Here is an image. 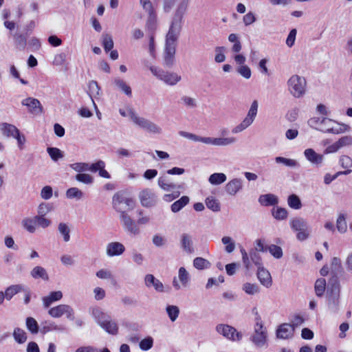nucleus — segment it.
I'll list each match as a JSON object with an SVG mask.
<instances>
[{
  "mask_svg": "<svg viewBox=\"0 0 352 352\" xmlns=\"http://www.w3.org/2000/svg\"><path fill=\"white\" fill-rule=\"evenodd\" d=\"M100 87L96 80H91L88 84V94L90 96L93 103L95 104L93 97H96L99 95Z\"/></svg>",
  "mask_w": 352,
  "mask_h": 352,
  "instance_id": "obj_37",
  "label": "nucleus"
},
{
  "mask_svg": "<svg viewBox=\"0 0 352 352\" xmlns=\"http://www.w3.org/2000/svg\"><path fill=\"white\" fill-rule=\"evenodd\" d=\"M75 179L84 184L90 185L94 182V177L87 173H78L75 176Z\"/></svg>",
  "mask_w": 352,
  "mask_h": 352,
  "instance_id": "obj_56",
  "label": "nucleus"
},
{
  "mask_svg": "<svg viewBox=\"0 0 352 352\" xmlns=\"http://www.w3.org/2000/svg\"><path fill=\"white\" fill-rule=\"evenodd\" d=\"M92 316L97 324L107 333L111 335L118 334V324L108 314L96 307L93 309Z\"/></svg>",
  "mask_w": 352,
  "mask_h": 352,
  "instance_id": "obj_3",
  "label": "nucleus"
},
{
  "mask_svg": "<svg viewBox=\"0 0 352 352\" xmlns=\"http://www.w3.org/2000/svg\"><path fill=\"white\" fill-rule=\"evenodd\" d=\"M58 232L63 235V239L65 242H67L70 239V229L67 225L65 223H60L58 226Z\"/></svg>",
  "mask_w": 352,
  "mask_h": 352,
  "instance_id": "obj_57",
  "label": "nucleus"
},
{
  "mask_svg": "<svg viewBox=\"0 0 352 352\" xmlns=\"http://www.w3.org/2000/svg\"><path fill=\"white\" fill-rule=\"evenodd\" d=\"M243 180L240 178H234L226 184L225 190L228 195L234 196L243 189Z\"/></svg>",
  "mask_w": 352,
  "mask_h": 352,
  "instance_id": "obj_18",
  "label": "nucleus"
},
{
  "mask_svg": "<svg viewBox=\"0 0 352 352\" xmlns=\"http://www.w3.org/2000/svg\"><path fill=\"white\" fill-rule=\"evenodd\" d=\"M294 327L289 323H283L280 324L276 330V336L280 339H288L294 335Z\"/></svg>",
  "mask_w": 352,
  "mask_h": 352,
  "instance_id": "obj_22",
  "label": "nucleus"
},
{
  "mask_svg": "<svg viewBox=\"0 0 352 352\" xmlns=\"http://www.w3.org/2000/svg\"><path fill=\"white\" fill-rule=\"evenodd\" d=\"M21 104L22 105L27 107L29 112L32 114L39 115L43 111L41 103L36 98L28 97L23 100Z\"/></svg>",
  "mask_w": 352,
  "mask_h": 352,
  "instance_id": "obj_16",
  "label": "nucleus"
},
{
  "mask_svg": "<svg viewBox=\"0 0 352 352\" xmlns=\"http://www.w3.org/2000/svg\"><path fill=\"white\" fill-rule=\"evenodd\" d=\"M323 162V155L317 153L314 149L309 148V162L316 167L321 166Z\"/></svg>",
  "mask_w": 352,
  "mask_h": 352,
  "instance_id": "obj_36",
  "label": "nucleus"
},
{
  "mask_svg": "<svg viewBox=\"0 0 352 352\" xmlns=\"http://www.w3.org/2000/svg\"><path fill=\"white\" fill-rule=\"evenodd\" d=\"M69 166L75 171L79 173H84L83 172L90 170L91 172V164L86 162H76L71 164Z\"/></svg>",
  "mask_w": 352,
  "mask_h": 352,
  "instance_id": "obj_39",
  "label": "nucleus"
},
{
  "mask_svg": "<svg viewBox=\"0 0 352 352\" xmlns=\"http://www.w3.org/2000/svg\"><path fill=\"white\" fill-rule=\"evenodd\" d=\"M166 311L170 321L175 322L179 314V307L176 305H168Z\"/></svg>",
  "mask_w": 352,
  "mask_h": 352,
  "instance_id": "obj_49",
  "label": "nucleus"
},
{
  "mask_svg": "<svg viewBox=\"0 0 352 352\" xmlns=\"http://www.w3.org/2000/svg\"><path fill=\"white\" fill-rule=\"evenodd\" d=\"M178 134L185 138L189 139L194 142H201L206 144H211L214 146H227L232 144L236 142V138H210V137H201L196 134L180 131Z\"/></svg>",
  "mask_w": 352,
  "mask_h": 352,
  "instance_id": "obj_4",
  "label": "nucleus"
},
{
  "mask_svg": "<svg viewBox=\"0 0 352 352\" xmlns=\"http://www.w3.org/2000/svg\"><path fill=\"white\" fill-rule=\"evenodd\" d=\"M125 251L124 245L120 242H111L107 244L106 253L110 257L120 256Z\"/></svg>",
  "mask_w": 352,
  "mask_h": 352,
  "instance_id": "obj_19",
  "label": "nucleus"
},
{
  "mask_svg": "<svg viewBox=\"0 0 352 352\" xmlns=\"http://www.w3.org/2000/svg\"><path fill=\"white\" fill-rule=\"evenodd\" d=\"M336 228L340 233L346 232L347 230V225L345 214H340L338 216L336 221Z\"/></svg>",
  "mask_w": 352,
  "mask_h": 352,
  "instance_id": "obj_53",
  "label": "nucleus"
},
{
  "mask_svg": "<svg viewBox=\"0 0 352 352\" xmlns=\"http://www.w3.org/2000/svg\"><path fill=\"white\" fill-rule=\"evenodd\" d=\"M157 14L153 16H148L146 22V28L149 32V34H155V31L157 29Z\"/></svg>",
  "mask_w": 352,
  "mask_h": 352,
  "instance_id": "obj_45",
  "label": "nucleus"
},
{
  "mask_svg": "<svg viewBox=\"0 0 352 352\" xmlns=\"http://www.w3.org/2000/svg\"><path fill=\"white\" fill-rule=\"evenodd\" d=\"M289 90L296 98L302 96L305 92L306 80L299 76H292L287 82Z\"/></svg>",
  "mask_w": 352,
  "mask_h": 352,
  "instance_id": "obj_8",
  "label": "nucleus"
},
{
  "mask_svg": "<svg viewBox=\"0 0 352 352\" xmlns=\"http://www.w3.org/2000/svg\"><path fill=\"white\" fill-rule=\"evenodd\" d=\"M66 197L68 199H81L83 197V192L76 187H72L66 191Z\"/></svg>",
  "mask_w": 352,
  "mask_h": 352,
  "instance_id": "obj_50",
  "label": "nucleus"
},
{
  "mask_svg": "<svg viewBox=\"0 0 352 352\" xmlns=\"http://www.w3.org/2000/svg\"><path fill=\"white\" fill-rule=\"evenodd\" d=\"M190 0H181L175 10L173 18L183 21V16L186 13Z\"/></svg>",
  "mask_w": 352,
  "mask_h": 352,
  "instance_id": "obj_31",
  "label": "nucleus"
},
{
  "mask_svg": "<svg viewBox=\"0 0 352 352\" xmlns=\"http://www.w3.org/2000/svg\"><path fill=\"white\" fill-rule=\"evenodd\" d=\"M242 289L248 295H254L260 292V288L257 284L245 283L243 285Z\"/></svg>",
  "mask_w": 352,
  "mask_h": 352,
  "instance_id": "obj_44",
  "label": "nucleus"
},
{
  "mask_svg": "<svg viewBox=\"0 0 352 352\" xmlns=\"http://www.w3.org/2000/svg\"><path fill=\"white\" fill-rule=\"evenodd\" d=\"M47 152L51 159L54 162H57L58 160L62 159L64 157L63 151L56 147H47Z\"/></svg>",
  "mask_w": 352,
  "mask_h": 352,
  "instance_id": "obj_46",
  "label": "nucleus"
},
{
  "mask_svg": "<svg viewBox=\"0 0 352 352\" xmlns=\"http://www.w3.org/2000/svg\"><path fill=\"white\" fill-rule=\"evenodd\" d=\"M289 226L292 230L296 232V238L298 241H303L308 238L307 232V221L301 217H296L289 221Z\"/></svg>",
  "mask_w": 352,
  "mask_h": 352,
  "instance_id": "obj_7",
  "label": "nucleus"
},
{
  "mask_svg": "<svg viewBox=\"0 0 352 352\" xmlns=\"http://www.w3.org/2000/svg\"><path fill=\"white\" fill-rule=\"evenodd\" d=\"M190 199L188 196H182L179 199L175 201L170 206L173 212L180 211L189 203Z\"/></svg>",
  "mask_w": 352,
  "mask_h": 352,
  "instance_id": "obj_35",
  "label": "nucleus"
},
{
  "mask_svg": "<svg viewBox=\"0 0 352 352\" xmlns=\"http://www.w3.org/2000/svg\"><path fill=\"white\" fill-rule=\"evenodd\" d=\"M272 214L274 219L277 220H284L287 219L288 212L284 208L277 207L276 208L272 209Z\"/></svg>",
  "mask_w": 352,
  "mask_h": 352,
  "instance_id": "obj_47",
  "label": "nucleus"
},
{
  "mask_svg": "<svg viewBox=\"0 0 352 352\" xmlns=\"http://www.w3.org/2000/svg\"><path fill=\"white\" fill-rule=\"evenodd\" d=\"M287 204L291 208L294 210H299L302 207L300 199L297 195L294 194L291 195L288 197Z\"/></svg>",
  "mask_w": 352,
  "mask_h": 352,
  "instance_id": "obj_48",
  "label": "nucleus"
},
{
  "mask_svg": "<svg viewBox=\"0 0 352 352\" xmlns=\"http://www.w3.org/2000/svg\"><path fill=\"white\" fill-rule=\"evenodd\" d=\"M340 164L346 170H351L352 167V159L348 155H342L340 158Z\"/></svg>",
  "mask_w": 352,
  "mask_h": 352,
  "instance_id": "obj_64",
  "label": "nucleus"
},
{
  "mask_svg": "<svg viewBox=\"0 0 352 352\" xmlns=\"http://www.w3.org/2000/svg\"><path fill=\"white\" fill-rule=\"evenodd\" d=\"M181 246L187 253H192L194 250L192 247V240L190 234L184 233L181 236Z\"/></svg>",
  "mask_w": 352,
  "mask_h": 352,
  "instance_id": "obj_29",
  "label": "nucleus"
},
{
  "mask_svg": "<svg viewBox=\"0 0 352 352\" xmlns=\"http://www.w3.org/2000/svg\"><path fill=\"white\" fill-rule=\"evenodd\" d=\"M206 205L208 208L213 212H219L221 210L220 203L214 197H208L206 199Z\"/></svg>",
  "mask_w": 352,
  "mask_h": 352,
  "instance_id": "obj_40",
  "label": "nucleus"
},
{
  "mask_svg": "<svg viewBox=\"0 0 352 352\" xmlns=\"http://www.w3.org/2000/svg\"><path fill=\"white\" fill-rule=\"evenodd\" d=\"M216 330L225 338L233 341H239L242 338V334L237 332L235 328L228 324H218L216 327Z\"/></svg>",
  "mask_w": 352,
  "mask_h": 352,
  "instance_id": "obj_14",
  "label": "nucleus"
},
{
  "mask_svg": "<svg viewBox=\"0 0 352 352\" xmlns=\"http://www.w3.org/2000/svg\"><path fill=\"white\" fill-rule=\"evenodd\" d=\"M140 2L143 9L148 13V16L156 15L155 8L150 0H141Z\"/></svg>",
  "mask_w": 352,
  "mask_h": 352,
  "instance_id": "obj_59",
  "label": "nucleus"
},
{
  "mask_svg": "<svg viewBox=\"0 0 352 352\" xmlns=\"http://www.w3.org/2000/svg\"><path fill=\"white\" fill-rule=\"evenodd\" d=\"M113 208L122 214L125 212L126 208H132L133 207V201L131 199L126 197L122 193H116L112 199Z\"/></svg>",
  "mask_w": 352,
  "mask_h": 352,
  "instance_id": "obj_11",
  "label": "nucleus"
},
{
  "mask_svg": "<svg viewBox=\"0 0 352 352\" xmlns=\"http://www.w3.org/2000/svg\"><path fill=\"white\" fill-rule=\"evenodd\" d=\"M258 202L265 206H274L278 202V197L273 194L262 195L258 198Z\"/></svg>",
  "mask_w": 352,
  "mask_h": 352,
  "instance_id": "obj_28",
  "label": "nucleus"
},
{
  "mask_svg": "<svg viewBox=\"0 0 352 352\" xmlns=\"http://www.w3.org/2000/svg\"><path fill=\"white\" fill-rule=\"evenodd\" d=\"M63 298V293L60 291L52 292L48 296L43 298V303L45 307H49L54 302L58 301Z\"/></svg>",
  "mask_w": 352,
  "mask_h": 352,
  "instance_id": "obj_25",
  "label": "nucleus"
},
{
  "mask_svg": "<svg viewBox=\"0 0 352 352\" xmlns=\"http://www.w3.org/2000/svg\"><path fill=\"white\" fill-rule=\"evenodd\" d=\"M113 83L119 90L124 93L127 96H132V91L130 86L128 85L122 79L116 78L113 80Z\"/></svg>",
  "mask_w": 352,
  "mask_h": 352,
  "instance_id": "obj_34",
  "label": "nucleus"
},
{
  "mask_svg": "<svg viewBox=\"0 0 352 352\" xmlns=\"http://www.w3.org/2000/svg\"><path fill=\"white\" fill-rule=\"evenodd\" d=\"M193 266L199 270L208 269L210 267V263L202 257H196L193 260Z\"/></svg>",
  "mask_w": 352,
  "mask_h": 352,
  "instance_id": "obj_43",
  "label": "nucleus"
},
{
  "mask_svg": "<svg viewBox=\"0 0 352 352\" xmlns=\"http://www.w3.org/2000/svg\"><path fill=\"white\" fill-rule=\"evenodd\" d=\"M48 314L52 318H60L63 315H66L67 319L70 320H74V311L73 308L68 305L61 304L50 308Z\"/></svg>",
  "mask_w": 352,
  "mask_h": 352,
  "instance_id": "obj_10",
  "label": "nucleus"
},
{
  "mask_svg": "<svg viewBox=\"0 0 352 352\" xmlns=\"http://www.w3.org/2000/svg\"><path fill=\"white\" fill-rule=\"evenodd\" d=\"M267 250L276 258H280L283 256V250L280 246L272 244L267 247Z\"/></svg>",
  "mask_w": 352,
  "mask_h": 352,
  "instance_id": "obj_60",
  "label": "nucleus"
},
{
  "mask_svg": "<svg viewBox=\"0 0 352 352\" xmlns=\"http://www.w3.org/2000/svg\"><path fill=\"white\" fill-rule=\"evenodd\" d=\"M102 46L106 52H109L113 49V41L112 36L110 34H102Z\"/></svg>",
  "mask_w": 352,
  "mask_h": 352,
  "instance_id": "obj_52",
  "label": "nucleus"
},
{
  "mask_svg": "<svg viewBox=\"0 0 352 352\" xmlns=\"http://www.w3.org/2000/svg\"><path fill=\"white\" fill-rule=\"evenodd\" d=\"M178 278L184 287H186L188 285L190 276L188 272L184 267H181L179 269Z\"/></svg>",
  "mask_w": 352,
  "mask_h": 352,
  "instance_id": "obj_55",
  "label": "nucleus"
},
{
  "mask_svg": "<svg viewBox=\"0 0 352 352\" xmlns=\"http://www.w3.org/2000/svg\"><path fill=\"white\" fill-rule=\"evenodd\" d=\"M274 160L277 164H283L288 167H294L297 165L296 161L292 159H288L283 157H276Z\"/></svg>",
  "mask_w": 352,
  "mask_h": 352,
  "instance_id": "obj_62",
  "label": "nucleus"
},
{
  "mask_svg": "<svg viewBox=\"0 0 352 352\" xmlns=\"http://www.w3.org/2000/svg\"><path fill=\"white\" fill-rule=\"evenodd\" d=\"M144 283L147 287H153L157 292H164L163 283L153 274H146L144 277Z\"/></svg>",
  "mask_w": 352,
  "mask_h": 352,
  "instance_id": "obj_20",
  "label": "nucleus"
},
{
  "mask_svg": "<svg viewBox=\"0 0 352 352\" xmlns=\"http://www.w3.org/2000/svg\"><path fill=\"white\" fill-rule=\"evenodd\" d=\"M0 130L4 135L12 138H14L15 135H18V132L19 131L15 126L8 123L1 124Z\"/></svg>",
  "mask_w": 352,
  "mask_h": 352,
  "instance_id": "obj_32",
  "label": "nucleus"
},
{
  "mask_svg": "<svg viewBox=\"0 0 352 352\" xmlns=\"http://www.w3.org/2000/svg\"><path fill=\"white\" fill-rule=\"evenodd\" d=\"M26 327L33 334H36L38 332V324L36 320L32 317L26 318Z\"/></svg>",
  "mask_w": 352,
  "mask_h": 352,
  "instance_id": "obj_54",
  "label": "nucleus"
},
{
  "mask_svg": "<svg viewBox=\"0 0 352 352\" xmlns=\"http://www.w3.org/2000/svg\"><path fill=\"white\" fill-rule=\"evenodd\" d=\"M23 228L28 232L33 234L36 230V216L33 217L24 218L21 221Z\"/></svg>",
  "mask_w": 352,
  "mask_h": 352,
  "instance_id": "obj_27",
  "label": "nucleus"
},
{
  "mask_svg": "<svg viewBox=\"0 0 352 352\" xmlns=\"http://www.w3.org/2000/svg\"><path fill=\"white\" fill-rule=\"evenodd\" d=\"M257 277L261 284L265 287L269 288L272 286V280L270 273L263 266L258 268Z\"/></svg>",
  "mask_w": 352,
  "mask_h": 352,
  "instance_id": "obj_23",
  "label": "nucleus"
},
{
  "mask_svg": "<svg viewBox=\"0 0 352 352\" xmlns=\"http://www.w3.org/2000/svg\"><path fill=\"white\" fill-rule=\"evenodd\" d=\"M215 57L214 60L217 63H223L226 60V56L224 54V52L226 51L225 47H215Z\"/></svg>",
  "mask_w": 352,
  "mask_h": 352,
  "instance_id": "obj_61",
  "label": "nucleus"
},
{
  "mask_svg": "<svg viewBox=\"0 0 352 352\" xmlns=\"http://www.w3.org/2000/svg\"><path fill=\"white\" fill-rule=\"evenodd\" d=\"M326 280L323 278L318 279L315 283V292L318 296H322L325 291Z\"/></svg>",
  "mask_w": 352,
  "mask_h": 352,
  "instance_id": "obj_58",
  "label": "nucleus"
},
{
  "mask_svg": "<svg viewBox=\"0 0 352 352\" xmlns=\"http://www.w3.org/2000/svg\"><path fill=\"white\" fill-rule=\"evenodd\" d=\"M267 338V329L265 327H254L253 335L251 336V341L258 347L263 346Z\"/></svg>",
  "mask_w": 352,
  "mask_h": 352,
  "instance_id": "obj_15",
  "label": "nucleus"
},
{
  "mask_svg": "<svg viewBox=\"0 0 352 352\" xmlns=\"http://www.w3.org/2000/svg\"><path fill=\"white\" fill-rule=\"evenodd\" d=\"M65 330L66 328L64 325L57 324L54 322L52 321H45L41 329L43 333H46L50 331L63 332Z\"/></svg>",
  "mask_w": 352,
  "mask_h": 352,
  "instance_id": "obj_26",
  "label": "nucleus"
},
{
  "mask_svg": "<svg viewBox=\"0 0 352 352\" xmlns=\"http://www.w3.org/2000/svg\"><path fill=\"white\" fill-rule=\"evenodd\" d=\"M311 126L324 133L340 134L349 129V126L344 124H340L327 117H314L310 119Z\"/></svg>",
  "mask_w": 352,
  "mask_h": 352,
  "instance_id": "obj_2",
  "label": "nucleus"
},
{
  "mask_svg": "<svg viewBox=\"0 0 352 352\" xmlns=\"http://www.w3.org/2000/svg\"><path fill=\"white\" fill-rule=\"evenodd\" d=\"M258 107V102L256 100L253 101L251 104L250 109L248 110L246 117L239 124L232 129V132L233 133H239L248 128L253 123L256 117Z\"/></svg>",
  "mask_w": 352,
  "mask_h": 352,
  "instance_id": "obj_6",
  "label": "nucleus"
},
{
  "mask_svg": "<svg viewBox=\"0 0 352 352\" xmlns=\"http://www.w3.org/2000/svg\"><path fill=\"white\" fill-rule=\"evenodd\" d=\"M120 218L124 230L130 236H137L140 233V230L138 223L133 220L126 212H122V214L120 215Z\"/></svg>",
  "mask_w": 352,
  "mask_h": 352,
  "instance_id": "obj_12",
  "label": "nucleus"
},
{
  "mask_svg": "<svg viewBox=\"0 0 352 352\" xmlns=\"http://www.w3.org/2000/svg\"><path fill=\"white\" fill-rule=\"evenodd\" d=\"M30 274L32 278L37 279L41 278L43 280H48L49 276L46 270L41 266H36L30 272Z\"/></svg>",
  "mask_w": 352,
  "mask_h": 352,
  "instance_id": "obj_33",
  "label": "nucleus"
},
{
  "mask_svg": "<svg viewBox=\"0 0 352 352\" xmlns=\"http://www.w3.org/2000/svg\"><path fill=\"white\" fill-rule=\"evenodd\" d=\"M129 116L131 120L138 127L151 134H161L162 129L153 122L139 116L133 110L130 109Z\"/></svg>",
  "mask_w": 352,
  "mask_h": 352,
  "instance_id": "obj_5",
  "label": "nucleus"
},
{
  "mask_svg": "<svg viewBox=\"0 0 352 352\" xmlns=\"http://www.w3.org/2000/svg\"><path fill=\"white\" fill-rule=\"evenodd\" d=\"M54 209L53 205L50 203L42 202L37 208V215L45 217L47 214L52 211Z\"/></svg>",
  "mask_w": 352,
  "mask_h": 352,
  "instance_id": "obj_41",
  "label": "nucleus"
},
{
  "mask_svg": "<svg viewBox=\"0 0 352 352\" xmlns=\"http://www.w3.org/2000/svg\"><path fill=\"white\" fill-rule=\"evenodd\" d=\"M158 186L164 191H171L176 188H180V185H177L170 181V179L166 175H162L158 178Z\"/></svg>",
  "mask_w": 352,
  "mask_h": 352,
  "instance_id": "obj_21",
  "label": "nucleus"
},
{
  "mask_svg": "<svg viewBox=\"0 0 352 352\" xmlns=\"http://www.w3.org/2000/svg\"><path fill=\"white\" fill-rule=\"evenodd\" d=\"M226 175L222 173H215L212 174L209 178L208 182L212 185H220L226 181Z\"/></svg>",
  "mask_w": 352,
  "mask_h": 352,
  "instance_id": "obj_38",
  "label": "nucleus"
},
{
  "mask_svg": "<svg viewBox=\"0 0 352 352\" xmlns=\"http://www.w3.org/2000/svg\"><path fill=\"white\" fill-rule=\"evenodd\" d=\"M10 34L12 36L15 48L20 51L24 50L27 46L28 32H16L14 33L11 32Z\"/></svg>",
  "mask_w": 352,
  "mask_h": 352,
  "instance_id": "obj_17",
  "label": "nucleus"
},
{
  "mask_svg": "<svg viewBox=\"0 0 352 352\" xmlns=\"http://www.w3.org/2000/svg\"><path fill=\"white\" fill-rule=\"evenodd\" d=\"M249 255L252 263H254L258 268L262 267V259L257 251L252 249L250 251Z\"/></svg>",
  "mask_w": 352,
  "mask_h": 352,
  "instance_id": "obj_63",
  "label": "nucleus"
},
{
  "mask_svg": "<svg viewBox=\"0 0 352 352\" xmlns=\"http://www.w3.org/2000/svg\"><path fill=\"white\" fill-rule=\"evenodd\" d=\"M182 28V21L173 17L168 31L166 35L164 50V63L171 67L175 63L177 41Z\"/></svg>",
  "mask_w": 352,
  "mask_h": 352,
  "instance_id": "obj_1",
  "label": "nucleus"
},
{
  "mask_svg": "<svg viewBox=\"0 0 352 352\" xmlns=\"http://www.w3.org/2000/svg\"><path fill=\"white\" fill-rule=\"evenodd\" d=\"M24 287L25 285L22 284L12 285L9 286L5 290L6 299L10 300L14 295L19 292H22L24 289Z\"/></svg>",
  "mask_w": 352,
  "mask_h": 352,
  "instance_id": "obj_30",
  "label": "nucleus"
},
{
  "mask_svg": "<svg viewBox=\"0 0 352 352\" xmlns=\"http://www.w3.org/2000/svg\"><path fill=\"white\" fill-rule=\"evenodd\" d=\"M139 199L142 206L151 208L158 202L157 195L150 188H145L140 192Z\"/></svg>",
  "mask_w": 352,
  "mask_h": 352,
  "instance_id": "obj_13",
  "label": "nucleus"
},
{
  "mask_svg": "<svg viewBox=\"0 0 352 352\" xmlns=\"http://www.w3.org/2000/svg\"><path fill=\"white\" fill-rule=\"evenodd\" d=\"M221 242L225 245V251L227 253H232L234 250L235 243L230 236H223L221 239Z\"/></svg>",
  "mask_w": 352,
  "mask_h": 352,
  "instance_id": "obj_51",
  "label": "nucleus"
},
{
  "mask_svg": "<svg viewBox=\"0 0 352 352\" xmlns=\"http://www.w3.org/2000/svg\"><path fill=\"white\" fill-rule=\"evenodd\" d=\"M13 337L14 340L19 344H23L27 340V335L24 330L16 327L14 329Z\"/></svg>",
  "mask_w": 352,
  "mask_h": 352,
  "instance_id": "obj_42",
  "label": "nucleus"
},
{
  "mask_svg": "<svg viewBox=\"0 0 352 352\" xmlns=\"http://www.w3.org/2000/svg\"><path fill=\"white\" fill-rule=\"evenodd\" d=\"M150 70L154 76L167 85H175L181 80V76L175 72H166L153 66L150 67Z\"/></svg>",
  "mask_w": 352,
  "mask_h": 352,
  "instance_id": "obj_9",
  "label": "nucleus"
},
{
  "mask_svg": "<svg viewBox=\"0 0 352 352\" xmlns=\"http://www.w3.org/2000/svg\"><path fill=\"white\" fill-rule=\"evenodd\" d=\"M105 163L102 160H98L96 163L91 164V172L96 173L98 172L99 175L101 177L110 179V174L104 169Z\"/></svg>",
  "mask_w": 352,
  "mask_h": 352,
  "instance_id": "obj_24",
  "label": "nucleus"
}]
</instances>
